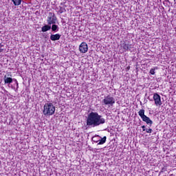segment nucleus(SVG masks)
Returning <instances> with one entry per match:
<instances>
[{"instance_id":"2eb2a0df","label":"nucleus","mask_w":176,"mask_h":176,"mask_svg":"<svg viewBox=\"0 0 176 176\" xmlns=\"http://www.w3.org/2000/svg\"><path fill=\"white\" fill-rule=\"evenodd\" d=\"M52 30L54 32H57V31H58V26L57 25H52Z\"/></svg>"},{"instance_id":"9d476101","label":"nucleus","mask_w":176,"mask_h":176,"mask_svg":"<svg viewBox=\"0 0 176 176\" xmlns=\"http://www.w3.org/2000/svg\"><path fill=\"white\" fill-rule=\"evenodd\" d=\"M60 38H61V35L59 34H52L50 36L51 41H58L60 39Z\"/></svg>"},{"instance_id":"4468645a","label":"nucleus","mask_w":176,"mask_h":176,"mask_svg":"<svg viewBox=\"0 0 176 176\" xmlns=\"http://www.w3.org/2000/svg\"><path fill=\"white\" fill-rule=\"evenodd\" d=\"M13 1V3L14 6H19V5H21V0H12Z\"/></svg>"},{"instance_id":"a211bd4d","label":"nucleus","mask_w":176,"mask_h":176,"mask_svg":"<svg viewBox=\"0 0 176 176\" xmlns=\"http://www.w3.org/2000/svg\"><path fill=\"white\" fill-rule=\"evenodd\" d=\"M146 133H148L151 134V133H152V129H146Z\"/></svg>"},{"instance_id":"39448f33","label":"nucleus","mask_w":176,"mask_h":176,"mask_svg":"<svg viewBox=\"0 0 176 176\" xmlns=\"http://www.w3.org/2000/svg\"><path fill=\"white\" fill-rule=\"evenodd\" d=\"M153 100L155 101V104L156 105V107H160V105H162V104H163L162 102V98L160 97V95H159L157 93H155L153 94Z\"/></svg>"},{"instance_id":"9b49d317","label":"nucleus","mask_w":176,"mask_h":176,"mask_svg":"<svg viewBox=\"0 0 176 176\" xmlns=\"http://www.w3.org/2000/svg\"><path fill=\"white\" fill-rule=\"evenodd\" d=\"M52 30V26L50 25H45L41 28L42 32H46L47 31H49Z\"/></svg>"},{"instance_id":"1a4fd4ad","label":"nucleus","mask_w":176,"mask_h":176,"mask_svg":"<svg viewBox=\"0 0 176 176\" xmlns=\"http://www.w3.org/2000/svg\"><path fill=\"white\" fill-rule=\"evenodd\" d=\"M93 140L94 142H98V145H102L107 142V136L103 137L101 140H99L98 141L94 140H96V138H93Z\"/></svg>"},{"instance_id":"6e6552de","label":"nucleus","mask_w":176,"mask_h":176,"mask_svg":"<svg viewBox=\"0 0 176 176\" xmlns=\"http://www.w3.org/2000/svg\"><path fill=\"white\" fill-rule=\"evenodd\" d=\"M142 120H143V122H145L146 124H149V126H152V124H153V121H152L151 119L146 116L143 117L142 118Z\"/></svg>"},{"instance_id":"ddd939ff","label":"nucleus","mask_w":176,"mask_h":176,"mask_svg":"<svg viewBox=\"0 0 176 176\" xmlns=\"http://www.w3.org/2000/svg\"><path fill=\"white\" fill-rule=\"evenodd\" d=\"M138 115L139 116H140L141 119H142L143 118H144L145 116V110L144 109H140L138 111Z\"/></svg>"},{"instance_id":"f8f14e48","label":"nucleus","mask_w":176,"mask_h":176,"mask_svg":"<svg viewBox=\"0 0 176 176\" xmlns=\"http://www.w3.org/2000/svg\"><path fill=\"white\" fill-rule=\"evenodd\" d=\"M13 82V78L10 77L4 76V82L6 84L10 85Z\"/></svg>"},{"instance_id":"0eeeda50","label":"nucleus","mask_w":176,"mask_h":176,"mask_svg":"<svg viewBox=\"0 0 176 176\" xmlns=\"http://www.w3.org/2000/svg\"><path fill=\"white\" fill-rule=\"evenodd\" d=\"M121 47L124 50V52H128L131 49V44L126 43V42L122 41L121 44Z\"/></svg>"},{"instance_id":"f257e3e1","label":"nucleus","mask_w":176,"mask_h":176,"mask_svg":"<svg viewBox=\"0 0 176 176\" xmlns=\"http://www.w3.org/2000/svg\"><path fill=\"white\" fill-rule=\"evenodd\" d=\"M105 123V118L100 116L97 112H91L87 118V126L88 127H98Z\"/></svg>"},{"instance_id":"20e7f679","label":"nucleus","mask_w":176,"mask_h":176,"mask_svg":"<svg viewBox=\"0 0 176 176\" xmlns=\"http://www.w3.org/2000/svg\"><path fill=\"white\" fill-rule=\"evenodd\" d=\"M56 21H57V16H56V14L53 12H49L47 19V24L52 25V24H56Z\"/></svg>"},{"instance_id":"f03ea898","label":"nucleus","mask_w":176,"mask_h":176,"mask_svg":"<svg viewBox=\"0 0 176 176\" xmlns=\"http://www.w3.org/2000/svg\"><path fill=\"white\" fill-rule=\"evenodd\" d=\"M56 112V107L53 103H45L43 107V113L45 116H52Z\"/></svg>"},{"instance_id":"6ab92c4d","label":"nucleus","mask_w":176,"mask_h":176,"mask_svg":"<svg viewBox=\"0 0 176 176\" xmlns=\"http://www.w3.org/2000/svg\"><path fill=\"white\" fill-rule=\"evenodd\" d=\"M142 129H143V131H146V129H145V126L144 125L142 126Z\"/></svg>"},{"instance_id":"dca6fc26","label":"nucleus","mask_w":176,"mask_h":176,"mask_svg":"<svg viewBox=\"0 0 176 176\" xmlns=\"http://www.w3.org/2000/svg\"><path fill=\"white\" fill-rule=\"evenodd\" d=\"M3 52V45L0 44V53H2Z\"/></svg>"},{"instance_id":"423d86ee","label":"nucleus","mask_w":176,"mask_h":176,"mask_svg":"<svg viewBox=\"0 0 176 176\" xmlns=\"http://www.w3.org/2000/svg\"><path fill=\"white\" fill-rule=\"evenodd\" d=\"M87 50H89L87 43L82 42L79 46V51L80 53H87Z\"/></svg>"},{"instance_id":"7ed1b4c3","label":"nucleus","mask_w":176,"mask_h":176,"mask_svg":"<svg viewBox=\"0 0 176 176\" xmlns=\"http://www.w3.org/2000/svg\"><path fill=\"white\" fill-rule=\"evenodd\" d=\"M102 102L104 105H109V107H112L113 104H115V98L111 96V95H108L104 96Z\"/></svg>"},{"instance_id":"f3484780","label":"nucleus","mask_w":176,"mask_h":176,"mask_svg":"<svg viewBox=\"0 0 176 176\" xmlns=\"http://www.w3.org/2000/svg\"><path fill=\"white\" fill-rule=\"evenodd\" d=\"M150 74H151V75H155V69H151L150 70Z\"/></svg>"}]
</instances>
